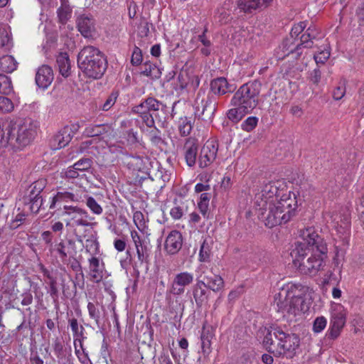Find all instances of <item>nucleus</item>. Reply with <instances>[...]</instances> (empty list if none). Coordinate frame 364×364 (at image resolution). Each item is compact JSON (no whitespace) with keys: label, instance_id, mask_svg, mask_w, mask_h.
Segmentation results:
<instances>
[{"label":"nucleus","instance_id":"obj_59","mask_svg":"<svg viewBox=\"0 0 364 364\" xmlns=\"http://www.w3.org/2000/svg\"><path fill=\"white\" fill-rule=\"evenodd\" d=\"M139 36L141 38L148 36L149 33V23L146 21L142 22L138 27Z\"/></svg>","mask_w":364,"mask_h":364},{"label":"nucleus","instance_id":"obj_11","mask_svg":"<svg viewBox=\"0 0 364 364\" xmlns=\"http://www.w3.org/2000/svg\"><path fill=\"white\" fill-rule=\"evenodd\" d=\"M76 25L78 31L85 38H92L95 32V20L91 14H83L77 16Z\"/></svg>","mask_w":364,"mask_h":364},{"label":"nucleus","instance_id":"obj_54","mask_svg":"<svg viewBox=\"0 0 364 364\" xmlns=\"http://www.w3.org/2000/svg\"><path fill=\"white\" fill-rule=\"evenodd\" d=\"M330 56V53L328 51H321L318 54H315L314 55V58L316 63L317 65L320 64H324L325 62L328 59Z\"/></svg>","mask_w":364,"mask_h":364},{"label":"nucleus","instance_id":"obj_8","mask_svg":"<svg viewBox=\"0 0 364 364\" xmlns=\"http://www.w3.org/2000/svg\"><path fill=\"white\" fill-rule=\"evenodd\" d=\"M299 301L300 300L297 299V304H296L289 297L285 289H281L279 292L274 295L273 306L277 308V311L282 312L284 316H296L306 311L302 307H299Z\"/></svg>","mask_w":364,"mask_h":364},{"label":"nucleus","instance_id":"obj_19","mask_svg":"<svg viewBox=\"0 0 364 364\" xmlns=\"http://www.w3.org/2000/svg\"><path fill=\"white\" fill-rule=\"evenodd\" d=\"M285 289V292L296 304H297V299L300 300L299 306L305 309V289L304 287L301 284H288L282 288Z\"/></svg>","mask_w":364,"mask_h":364},{"label":"nucleus","instance_id":"obj_23","mask_svg":"<svg viewBox=\"0 0 364 364\" xmlns=\"http://www.w3.org/2000/svg\"><path fill=\"white\" fill-rule=\"evenodd\" d=\"M205 288L203 281H198L193 287V296L198 308H201L208 301V295Z\"/></svg>","mask_w":364,"mask_h":364},{"label":"nucleus","instance_id":"obj_63","mask_svg":"<svg viewBox=\"0 0 364 364\" xmlns=\"http://www.w3.org/2000/svg\"><path fill=\"white\" fill-rule=\"evenodd\" d=\"M170 214L174 220H179L182 218L183 213L180 206H175L171 208Z\"/></svg>","mask_w":364,"mask_h":364},{"label":"nucleus","instance_id":"obj_56","mask_svg":"<svg viewBox=\"0 0 364 364\" xmlns=\"http://www.w3.org/2000/svg\"><path fill=\"white\" fill-rule=\"evenodd\" d=\"M42 196H38V193H29L28 196L23 197V203L25 205L31 206V204L35 203Z\"/></svg>","mask_w":364,"mask_h":364},{"label":"nucleus","instance_id":"obj_35","mask_svg":"<svg viewBox=\"0 0 364 364\" xmlns=\"http://www.w3.org/2000/svg\"><path fill=\"white\" fill-rule=\"evenodd\" d=\"M213 338L212 333L210 331H205L203 329L200 339H201V348L204 355H209L211 352V339Z\"/></svg>","mask_w":364,"mask_h":364},{"label":"nucleus","instance_id":"obj_22","mask_svg":"<svg viewBox=\"0 0 364 364\" xmlns=\"http://www.w3.org/2000/svg\"><path fill=\"white\" fill-rule=\"evenodd\" d=\"M263 331H264V332L267 331V333L264 336L263 341H262V346L264 348V349L267 351H268L269 353L273 354L276 357L282 356V353L280 352L279 349H277V346H278V348H279V347H280L279 341H277V342H275L273 340L274 328H272V330H271V331L264 328Z\"/></svg>","mask_w":364,"mask_h":364},{"label":"nucleus","instance_id":"obj_46","mask_svg":"<svg viewBox=\"0 0 364 364\" xmlns=\"http://www.w3.org/2000/svg\"><path fill=\"white\" fill-rule=\"evenodd\" d=\"M258 122V118L256 117H247L241 124V127L246 132L252 131L257 126Z\"/></svg>","mask_w":364,"mask_h":364},{"label":"nucleus","instance_id":"obj_37","mask_svg":"<svg viewBox=\"0 0 364 364\" xmlns=\"http://www.w3.org/2000/svg\"><path fill=\"white\" fill-rule=\"evenodd\" d=\"M234 107V108L228 111L227 117L232 122L237 123L240 121L245 114H249V112L243 110L242 108L239 106Z\"/></svg>","mask_w":364,"mask_h":364},{"label":"nucleus","instance_id":"obj_27","mask_svg":"<svg viewBox=\"0 0 364 364\" xmlns=\"http://www.w3.org/2000/svg\"><path fill=\"white\" fill-rule=\"evenodd\" d=\"M205 285L206 288L213 290L215 292L219 291L224 287L223 279L218 274H211L204 277Z\"/></svg>","mask_w":364,"mask_h":364},{"label":"nucleus","instance_id":"obj_39","mask_svg":"<svg viewBox=\"0 0 364 364\" xmlns=\"http://www.w3.org/2000/svg\"><path fill=\"white\" fill-rule=\"evenodd\" d=\"M63 209L64 211L63 213V215H69L70 216V218L74 220L76 219L77 215H85L86 217L87 215V213L85 210L77 206L64 205Z\"/></svg>","mask_w":364,"mask_h":364},{"label":"nucleus","instance_id":"obj_26","mask_svg":"<svg viewBox=\"0 0 364 364\" xmlns=\"http://www.w3.org/2000/svg\"><path fill=\"white\" fill-rule=\"evenodd\" d=\"M56 63L58 67L59 73L64 77H68L71 74V65L68 54L60 53L56 58Z\"/></svg>","mask_w":364,"mask_h":364},{"label":"nucleus","instance_id":"obj_7","mask_svg":"<svg viewBox=\"0 0 364 364\" xmlns=\"http://www.w3.org/2000/svg\"><path fill=\"white\" fill-rule=\"evenodd\" d=\"M274 337L277 341H279L280 352L282 356L292 358L296 355V350L300 346L299 336L294 333H287L280 327L274 328Z\"/></svg>","mask_w":364,"mask_h":364},{"label":"nucleus","instance_id":"obj_55","mask_svg":"<svg viewBox=\"0 0 364 364\" xmlns=\"http://www.w3.org/2000/svg\"><path fill=\"white\" fill-rule=\"evenodd\" d=\"M42 196H38V193H29L28 196L23 197V203L25 205L31 206V204L35 203Z\"/></svg>","mask_w":364,"mask_h":364},{"label":"nucleus","instance_id":"obj_20","mask_svg":"<svg viewBox=\"0 0 364 364\" xmlns=\"http://www.w3.org/2000/svg\"><path fill=\"white\" fill-rule=\"evenodd\" d=\"M183 149L187 165L189 167H193L196 163L198 156V144L197 139L192 137L187 139Z\"/></svg>","mask_w":364,"mask_h":364},{"label":"nucleus","instance_id":"obj_4","mask_svg":"<svg viewBox=\"0 0 364 364\" xmlns=\"http://www.w3.org/2000/svg\"><path fill=\"white\" fill-rule=\"evenodd\" d=\"M261 87V83L257 80L242 85L234 94L231 105L239 106L250 113L258 105Z\"/></svg>","mask_w":364,"mask_h":364},{"label":"nucleus","instance_id":"obj_50","mask_svg":"<svg viewBox=\"0 0 364 364\" xmlns=\"http://www.w3.org/2000/svg\"><path fill=\"white\" fill-rule=\"evenodd\" d=\"M210 250L209 245L205 241H204L202 243V245L200 246V252H199L200 261H201V262L208 261L210 257Z\"/></svg>","mask_w":364,"mask_h":364},{"label":"nucleus","instance_id":"obj_10","mask_svg":"<svg viewBox=\"0 0 364 364\" xmlns=\"http://www.w3.org/2000/svg\"><path fill=\"white\" fill-rule=\"evenodd\" d=\"M218 151V144L215 141H208L203 146L198 156L200 168H206L216 159Z\"/></svg>","mask_w":364,"mask_h":364},{"label":"nucleus","instance_id":"obj_28","mask_svg":"<svg viewBox=\"0 0 364 364\" xmlns=\"http://www.w3.org/2000/svg\"><path fill=\"white\" fill-rule=\"evenodd\" d=\"M90 262V276L94 282L99 283L103 278L102 270L100 269L99 259L92 257L89 259Z\"/></svg>","mask_w":364,"mask_h":364},{"label":"nucleus","instance_id":"obj_31","mask_svg":"<svg viewBox=\"0 0 364 364\" xmlns=\"http://www.w3.org/2000/svg\"><path fill=\"white\" fill-rule=\"evenodd\" d=\"M75 195L70 192H57V193L53 197L50 208L53 209L57 205L63 202L74 201L75 200Z\"/></svg>","mask_w":364,"mask_h":364},{"label":"nucleus","instance_id":"obj_60","mask_svg":"<svg viewBox=\"0 0 364 364\" xmlns=\"http://www.w3.org/2000/svg\"><path fill=\"white\" fill-rule=\"evenodd\" d=\"M55 250L62 259H65L68 257V253L65 252V245L63 241L55 245Z\"/></svg>","mask_w":364,"mask_h":364},{"label":"nucleus","instance_id":"obj_40","mask_svg":"<svg viewBox=\"0 0 364 364\" xmlns=\"http://www.w3.org/2000/svg\"><path fill=\"white\" fill-rule=\"evenodd\" d=\"M107 127L105 124L90 125L85 129V133L88 136H98L106 133Z\"/></svg>","mask_w":364,"mask_h":364},{"label":"nucleus","instance_id":"obj_32","mask_svg":"<svg viewBox=\"0 0 364 364\" xmlns=\"http://www.w3.org/2000/svg\"><path fill=\"white\" fill-rule=\"evenodd\" d=\"M17 68V62L11 55H4L0 58V69L5 73H12Z\"/></svg>","mask_w":364,"mask_h":364},{"label":"nucleus","instance_id":"obj_43","mask_svg":"<svg viewBox=\"0 0 364 364\" xmlns=\"http://www.w3.org/2000/svg\"><path fill=\"white\" fill-rule=\"evenodd\" d=\"M12 39L9 31L6 28H0V47L9 49L12 46Z\"/></svg>","mask_w":364,"mask_h":364},{"label":"nucleus","instance_id":"obj_25","mask_svg":"<svg viewBox=\"0 0 364 364\" xmlns=\"http://www.w3.org/2000/svg\"><path fill=\"white\" fill-rule=\"evenodd\" d=\"M71 139L70 134L62 129L52 137L50 145L53 149H60L68 145Z\"/></svg>","mask_w":364,"mask_h":364},{"label":"nucleus","instance_id":"obj_42","mask_svg":"<svg viewBox=\"0 0 364 364\" xmlns=\"http://www.w3.org/2000/svg\"><path fill=\"white\" fill-rule=\"evenodd\" d=\"M92 164L91 158H82L73 165V168L79 171H87L91 168Z\"/></svg>","mask_w":364,"mask_h":364},{"label":"nucleus","instance_id":"obj_16","mask_svg":"<svg viewBox=\"0 0 364 364\" xmlns=\"http://www.w3.org/2000/svg\"><path fill=\"white\" fill-rule=\"evenodd\" d=\"M54 79L53 71L48 65H43L38 68L36 74V83L42 89H46Z\"/></svg>","mask_w":364,"mask_h":364},{"label":"nucleus","instance_id":"obj_51","mask_svg":"<svg viewBox=\"0 0 364 364\" xmlns=\"http://www.w3.org/2000/svg\"><path fill=\"white\" fill-rule=\"evenodd\" d=\"M133 220L139 230L144 229L146 227L144 216L141 211H136L134 213Z\"/></svg>","mask_w":364,"mask_h":364},{"label":"nucleus","instance_id":"obj_5","mask_svg":"<svg viewBox=\"0 0 364 364\" xmlns=\"http://www.w3.org/2000/svg\"><path fill=\"white\" fill-rule=\"evenodd\" d=\"M9 145L14 151L22 149L34 139L36 130L31 124H9L6 129Z\"/></svg>","mask_w":364,"mask_h":364},{"label":"nucleus","instance_id":"obj_13","mask_svg":"<svg viewBox=\"0 0 364 364\" xmlns=\"http://www.w3.org/2000/svg\"><path fill=\"white\" fill-rule=\"evenodd\" d=\"M279 182H269L267 184H265L263 187L260 193H259L255 196V203L258 204V201H263V203L265 202V200H269L272 203H275L274 198L275 197L276 199L279 198L281 199V192L282 190L279 189L277 184ZM278 200H277V201Z\"/></svg>","mask_w":364,"mask_h":364},{"label":"nucleus","instance_id":"obj_41","mask_svg":"<svg viewBox=\"0 0 364 364\" xmlns=\"http://www.w3.org/2000/svg\"><path fill=\"white\" fill-rule=\"evenodd\" d=\"M12 89L11 79L4 74H0V93L9 95L12 92Z\"/></svg>","mask_w":364,"mask_h":364},{"label":"nucleus","instance_id":"obj_45","mask_svg":"<svg viewBox=\"0 0 364 364\" xmlns=\"http://www.w3.org/2000/svg\"><path fill=\"white\" fill-rule=\"evenodd\" d=\"M97 304H95L92 302H88L87 304V310L89 313V316L91 318L94 319L97 325H99V321L100 319V311L97 307Z\"/></svg>","mask_w":364,"mask_h":364},{"label":"nucleus","instance_id":"obj_64","mask_svg":"<svg viewBox=\"0 0 364 364\" xmlns=\"http://www.w3.org/2000/svg\"><path fill=\"white\" fill-rule=\"evenodd\" d=\"M159 364H173L167 352L163 351L159 357Z\"/></svg>","mask_w":364,"mask_h":364},{"label":"nucleus","instance_id":"obj_14","mask_svg":"<svg viewBox=\"0 0 364 364\" xmlns=\"http://www.w3.org/2000/svg\"><path fill=\"white\" fill-rule=\"evenodd\" d=\"M193 275L191 273L184 272L177 274L173 282L169 292L175 296L182 294L184 287L192 284Z\"/></svg>","mask_w":364,"mask_h":364},{"label":"nucleus","instance_id":"obj_9","mask_svg":"<svg viewBox=\"0 0 364 364\" xmlns=\"http://www.w3.org/2000/svg\"><path fill=\"white\" fill-rule=\"evenodd\" d=\"M200 93L196 100L195 114L205 122L211 121L217 109V101L213 95H208L205 99L203 98L199 102Z\"/></svg>","mask_w":364,"mask_h":364},{"label":"nucleus","instance_id":"obj_29","mask_svg":"<svg viewBox=\"0 0 364 364\" xmlns=\"http://www.w3.org/2000/svg\"><path fill=\"white\" fill-rule=\"evenodd\" d=\"M237 7L245 13H251L259 6H264L262 0H237Z\"/></svg>","mask_w":364,"mask_h":364},{"label":"nucleus","instance_id":"obj_44","mask_svg":"<svg viewBox=\"0 0 364 364\" xmlns=\"http://www.w3.org/2000/svg\"><path fill=\"white\" fill-rule=\"evenodd\" d=\"M69 323L71 327L72 331L73 333L74 336L81 338V341L85 338L83 336V331L85 330L82 326H78V322L77 318H73L69 320Z\"/></svg>","mask_w":364,"mask_h":364},{"label":"nucleus","instance_id":"obj_62","mask_svg":"<svg viewBox=\"0 0 364 364\" xmlns=\"http://www.w3.org/2000/svg\"><path fill=\"white\" fill-rule=\"evenodd\" d=\"M316 38V35L314 33L313 29H311L310 27L305 31L304 33L301 35L300 37V43L306 41H310L314 40Z\"/></svg>","mask_w":364,"mask_h":364},{"label":"nucleus","instance_id":"obj_2","mask_svg":"<svg viewBox=\"0 0 364 364\" xmlns=\"http://www.w3.org/2000/svg\"><path fill=\"white\" fill-rule=\"evenodd\" d=\"M296 195L289 192L288 194H282L281 199L276 203L269 200L258 201L256 204L259 207L260 213L259 218L264 223L265 226L272 228L282 223H287L296 215L297 201Z\"/></svg>","mask_w":364,"mask_h":364},{"label":"nucleus","instance_id":"obj_38","mask_svg":"<svg viewBox=\"0 0 364 364\" xmlns=\"http://www.w3.org/2000/svg\"><path fill=\"white\" fill-rule=\"evenodd\" d=\"M294 46V41L292 38H286L281 46L279 47L280 50L282 52V54L279 56V58L283 59L286 56L291 55V52H293V48Z\"/></svg>","mask_w":364,"mask_h":364},{"label":"nucleus","instance_id":"obj_36","mask_svg":"<svg viewBox=\"0 0 364 364\" xmlns=\"http://www.w3.org/2000/svg\"><path fill=\"white\" fill-rule=\"evenodd\" d=\"M193 129V121L191 117H181L179 120L178 129L181 136H186L191 134Z\"/></svg>","mask_w":364,"mask_h":364},{"label":"nucleus","instance_id":"obj_49","mask_svg":"<svg viewBox=\"0 0 364 364\" xmlns=\"http://www.w3.org/2000/svg\"><path fill=\"white\" fill-rule=\"evenodd\" d=\"M87 207L93 212V213L100 215L102 213V207L97 203L93 197H88L86 201Z\"/></svg>","mask_w":364,"mask_h":364},{"label":"nucleus","instance_id":"obj_52","mask_svg":"<svg viewBox=\"0 0 364 364\" xmlns=\"http://www.w3.org/2000/svg\"><path fill=\"white\" fill-rule=\"evenodd\" d=\"M142 52L141 50L136 46L132 53L131 63L133 65H139L142 61Z\"/></svg>","mask_w":364,"mask_h":364},{"label":"nucleus","instance_id":"obj_61","mask_svg":"<svg viewBox=\"0 0 364 364\" xmlns=\"http://www.w3.org/2000/svg\"><path fill=\"white\" fill-rule=\"evenodd\" d=\"M50 297L53 299V302L57 308L58 306V298H59V292L57 287H49V291Z\"/></svg>","mask_w":364,"mask_h":364},{"label":"nucleus","instance_id":"obj_6","mask_svg":"<svg viewBox=\"0 0 364 364\" xmlns=\"http://www.w3.org/2000/svg\"><path fill=\"white\" fill-rule=\"evenodd\" d=\"M332 221L336 230L337 247L344 249L348 245L350 235V213L346 208H341L338 212L334 213L332 216Z\"/></svg>","mask_w":364,"mask_h":364},{"label":"nucleus","instance_id":"obj_47","mask_svg":"<svg viewBox=\"0 0 364 364\" xmlns=\"http://www.w3.org/2000/svg\"><path fill=\"white\" fill-rule=\"evenodd\" d=\"M14 109L12 101L6 97L0 96V111L2 112H9Z\"/></svg>","mask_w":364,"mask_h":364},{"label":"nucleus","instance_id":"obj_53","mask_svg":"<svg viewBox=\"0 0 364 364\" xmlns=\"http://www.w3.org/2000/svg\"><path fill=\"white\" fill-rule=\"evenodd\" d=\"M118 95L119 93L117 91L112 92L103 104L102 109L105 111L109 110L114 105Z\"/></svg>","mask_w":364,"mask_h":364},{"label":"nucleus","instance_id":"obj_34","mask_svg":"<svg viewBox=\"0 0 364 364\" xmlns=\"http://www.w3.org/2000/svg\"><path fill=\"white\" fill-rule=\"evenodd\" d=\"M52 348L58 360L64 359L66 357V350L64 348V341L61 338L56 337L53 339Z\"/></svg>","mask_w":364,"mask_h":364},{"label":"nucleus","instance_id":"obj_24","mask_svg":"<svg viewBox=\"0 0 364 364\" xmlns=\"http://www.w3.org/2000/svg\"><path fill=\"white\" fill-rule=\"evenodd\" d=\"M132 237L136 247L139 261L141 264L144 262L148 264L149 261V254L148 253L147 246L144 245V242L141 240L136 232L134 231L132 232Z\"/></svg>","mask_w":364,"mask_h":364},{"label":"nucleus","instance_id":"obj_3","mask_svg":"<svg viewBox=\"0 0 364 364\" xmlns=\"http://www.w3.org/2000/svg\"><path fill=\"white\" fill-rule=\"evenodd\" d=\"M77 66L87 77L100 79L107 68V61L98 48L88 46L79 52Z\"/></svg>","mask_w":364,"mask_h":364},{"label":"nucleus","instance_id":"obj_12","mask_svg":"<svg viewBox=\"0 0 364 364\" xmlns=\"http://www.w3.org/2000/svg\"><path fill=\"white\" fill-rule=\"evenodd\" d=\"M169 114L168 107L162 104L153 114H144L142 116V121L150 128L154 127L155 121L161 124V127H165Z\"/></svg>","mask_w":364,"mask_h":364},{"label":"nucleus","instance_id":"obj_57","mask_svg":"<svg viewBox=\"0 0 364 364\" xmlns=\"http://www.w3.org/2000/svg\"><path fill=\"white\" fill-rule=\"evenodd\" d=\"M31 188L30 193H38V196H41V193L44 188V183L42 181H38L32 183L30 186Z\"/></svg>","mask_w":364,"mask_h":364},{"label":"nucleus","instance_id":"obj_58","mask_svg":"<svg viewBox=\"0 0 364 364\" xmlns=\"http://www.w3.org/2000/svg\"><path fill=\"white\" fill-rule=\"evenodd\" d=\"M321 78V72L319 68H315L310 74L311 82L318 85Z\"/></svg>","mask_w":364,"mask_h":364},{"label":"nucleus","instance_id":"obj_48","mask_svg":"<svg viewBox=\"0 0 364 364\" xmlns=\"http://www.w3.org/2000/svg\"><path fill=\"white\" fill-rule=\"evenodd\" d=\"M327 321L323 316L316 318L313 323V331L314 333L321 332L326 326Z\"/></svg>","mask_w":364,"mask_h":364},{"label":"nucleus","instance_id":"obj_1","mask_svg":"<svg viewBox=\"0 0 364 364\" xmlns=\"http://www.w3.org/2000/svg\"><path fill=\"white\" fill-rule=\"evenodd\" d=\"M327 246L311 228L303 230L291 252L294 267L303 274L316 275L327 257Z\"/></svg>","mask_w":364,"mask_h":364},{"label":"nucleus","instance_id":"obj_18","mask_svg":"<svg viewBox=\"0 0 364 364\" xmlns=\"http://www.w3.org/2000/svg\"><path fill=\"white\" fill-rule=\"evenodd\" d=\"M163 104L162 102L153 97H149L139 105L133 108V112L139 114L142 119L144 114H153Z\"/></svg>","mask_w":364,"mask_h":364},{"label":"nucleus","instance_id":"obj_30","mask_svg":"<svg viewBox=\"0 0 364 364\" xmlns=\"http://www.w3.org/2000/svg\"><path fill=\"white\" fill-rule=\"evenodd\" d=\"M149 138L151 145L160 149H163L167 145L166 141L162 137L161 132L155 127L149 132Z\"/></svg>","mask_w":364,"mask_h":364},{"label":"nucleus","instance_id":"obj_15","mask_svg":"<svg viewBox=\"0 0 364 364\" xmlns=\"http://www.w3.org/2000/svg\"><path fill=\"white\" fill-rule=\"evenodd\" d=\"M182 245V234L178 230H172L166 237L164 249L169 255H175L181 249Z\"/></svg>","mask_w":364,"mask_h":364},{"label":"nucleus","instance_id":"obj_33","mask_svg":"<svg viewBox=\"0 0 364 364\" xmlns=\"http://www.w3.org/2000/svg\"><path fill=\"white\" fill-rule=\"evenodd\" d=\"M140 74L154 79L160 77L161 71L155 64L146 62L141 68Z\"/></svg>","mask_w":364,"mask_h":364},{"label":"nucleus","instance_id":"obj_21","mask_svg":"<svg viewBox=\"0 0 364 364\" xmlns=\"http://www.w3.org/2000/svg\"><path fill=\"white\" fill-rule=\"evenodd\" d=\"M210 91L217 95H223L228 92H232L235 90L234 85L230 84L223 77H217L210 82Z\"/></svg>","mask_w":364,"mask_h":364},{"label":"nucleus","instance_id":"obj_17","mask_svg":"<svg viewBox=\"0 0 364 364\" xmlns=\"http://www.w3.org/2000/svg\"><path fill=\"white\" fill-rule=\"evenodd\" d=\"M345 323L346 317L343 313H333L330 323V328L326 333V336L329 339H336L340 335L341 330L344 326Z\"/></svg>","mask_w":364,"mask_h":364}]
</instances>
